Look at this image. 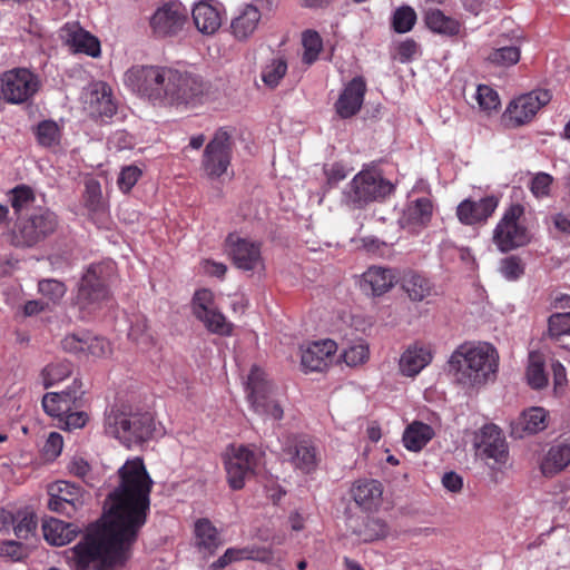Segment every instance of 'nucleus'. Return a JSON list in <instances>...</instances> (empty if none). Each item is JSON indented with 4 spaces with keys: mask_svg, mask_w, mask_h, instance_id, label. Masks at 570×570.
Listing matches in <instances>:
<instances>
[{
    "mask_svg": "<svg viewBox=\"0 0 570 570\" xmlns=\"http://www.w3.org/2000/svg\"><path fill=\"white\" fill-rule=\"evenodd\" d=\"M337 345L333 340L313 342L302 353L301 365L305 372H322L333 362Z\"/></svg>",
    "mask_w": 570,
    "mask_h": 570,
    "instance_id": "b1692460",
    "label": "nucleus"
},
{
    "mask_svg": "<svg viewBox=\"0 0 570 570\" xmlns=\"http://www.w3.org/2000/svg\"><path fill=\"white\" fill-rule=\"evenodd\" d=\"M283 452L295 469L306 474L315 471L320 462V452L307 435H288Z\"/></svg>",
    "mask_w": 570,
    "mask_h": 570,
    "instance_id": "dca6fc26",
    "label": "nucleus"
},
{
    "mask_svg": "<svg viewBox=\"0 0 570 570\" xmlns=\"http://www.w3.org/2000/svg\"><path fill=\"white\" fill-rule=\"evenodd\" d=\"M104 428L106 434L131 449L153 438L155 421L149 412L134 410L130 404L116 402L105 411Z\"/></svg>",
    "mask_w": 570,
    "mask_h": 570,
    "instance_id": "20e7f679",
    "label": "nucleus"
},
{
    "mask_svg": "<svg viewBox=\"0 0 570 570\" xmlns=\"http://www.w3.org/2000/svg\"><path fill=\"white\" fill-rule=\"evenodd\" d=\"M354 533L364 541H374L386 535L387 525L382 519L366 517L363 528L354 529Z\"/></svg>",
    "mask_w": 570,
    "mask_h": 570,
    "instance_id": "c03bdc74",
    "label": "nucleus"
},
{
    "mask_svg": "<svg viewBox=\"0 0 570 570\" xmlns=\"http://www.w3.org/2000/svg\"><path fill=\"white\" fill-rule=\"evenodd\" d=\"M42 532L49 544L60 547L71 542L80 532V528L75 523L50 518L43 521Z\"/></svg>",
    "mask_w": 570,
    "mask_h": 570,
    "instance_id": "473e14b6",
    "label": "nucleus"
},
{
    "mask_svg": "<svg viewBox=\"0 0 570 570\" xmlns=\"http://www.w3.org/2000/svg\"><path fill=\"white\" fill-rule=\"evenodd\" d=\"M40 89V77L28 68H12L0 75V97L7 104H27Z\"/></svg>",
    "mask_w": 570,
    "mask_h": 570,
    "instance_id": "1a4fd4ad",
    "label": "nucleus"
},
{
    "mask_svg": "<svg viewBox=\"0 0 570 570\" xmlns=\"http://www.w3.org/2000/svg\"><path fill=\"white\" fill-rule=\"evenodd\" d=\"M166 76L159 81L161 96L157 98L159 106H180L194 104L204 92L202 79L188 71L164 66Z\"/></svg>",
    "mask_w": 570,
    "mask_h": 570,
    "instance_id": "423d86ee",
    "label": "nucleus"
},
{
    "mask_svg": "<svg viewBox=\"0 0 570 570\" xmlns=\"http://www.w3.org/2000/svg\"><path fill=\"white\" fill-rule=\"evenodd\" d=\"M478 451L494 464H505L509 458L508 444L502 431L494 424H487L476 436Z\"/></svg>",
    "mask_w": 570,
    "mask_h": 570,
    "instance_id": "6ab92c4d",
    "label": "nucleus"
},
{
    "mask_svg": "<svg viewBox=\"0 0 570 570\" xmlns=\"http://www.w3.org/2000/svg\"><path fill=\"white\" fill-rule=\"evenodd\" d=\"M432 357L430 347L417 343L410 345L401 355L400 371L403 375L413 377L431 363Z\"/></svg>",
    "mask_w": 570,
    "mask_h": 570,
    "instance_id": "c756f323",
    "label": "nucleus"
},
{
    "mask_svg": "<svg viewBox=\"0 0 570 570\" xmlns=\"http://www.w3.org/2000/svg\"><path fill=\"white\" fill-rule=\"evenodd\" d=\"M196 318L199 320L210 333L228 336L233 332V324L227 322L224 314L216 307L208 309L206 316Z\"/></svg>",
    "mask_w": 570,
    "mask_h": 570,
    "instance_id": "ea45409f",
    "label": "nucleus"
},
{
    "mask_svg": "<svg viewBox=\"0 0 570 570\" xmlns=\"http://www.w3.org/2000/svg\"><path fill=\"white\" fill-rule=\"evenodd\" d=\"M287 63L284 59H273L262 71V80L271 88H275L286 75Z\"/></svg>",
    "mask_w": 570,
    "mask_h": 570,
    "instance_id": "de8ad7c7",
    "label": "nucleus"
},
{
    "mask_svg": "<svg viewBox=\"0 0 570 570\" xmlns=\"http://www.w3.org/2000/svg\"><path fill=\"white\" fill-rule=\"evenodd\" d=\"M570 333V312L552 314L548 320V335L553 340Z\"/></svg>",
    "mask_w": 570,
    "mask_h": 570,
    "instance_id": "8fccbe9b",
    "label": "nucleus"
},
{
    "mask_svg": "<svg viewBox=\"0 0 570 570\" xmlns=\"http://www.w3.org/2000/svg\"><path fill=\"white\" fill-rule=\"evenodd\" d=\"M366 90L363 77L357 76L350 80L334 105L336 114L343 119L355 116L363 106Z\"/></svg>",
    "mask_w": 570,
    "mask_h": 570,
    "instance_id": "4be33fe9",
    "label": "nucleus"
},
{
    "mask_svg": "<svg viewBox=\"0 0 570 570\" xmlns=\"http://www.w3.org/2000/svg\"><path fill=\"white\" fill-rule=\"evenodd\" d=\"M433 204L428 197H421L410 203L404 212L401 224L409 232L416 234L426 227L432 218Z\"/></svg>",
    "mask_w": 570,
    "mask_h": 570,
    "instance_id": "cd10ccee",
    "label": "nucleus"
},
{
    "mask_svg": "<svg viewBox=\"0 0 570 570\" xmlns=\"http://www.w3.org/2000/svg\"><path fill=\"white\" fill-rule=\"evenodd\" d=\"M225 247L234 265L243 271H256L264 268L261 244L242 238L237 234H229L225 240Z\"/></svg>",
    "mask_w": 570,
    "mask_h": 570,
    "instance_id": "f3484780",
    "label": "nucleus"
},
{
    "mask_svg": "<svg viewBox=\"0 0 570 570\" xmlns=\"http://www.w3.org/2000/svg\"><path fill=\"white\" fill-rule=\"evenodd\" d=\"M393 190L394 186L379 171L363 169L344 190V200L350 207L362 209L371 203L384 200Z\"/></svg>",
    "mask_w": 570,
    "mask_h": 570,
    "instance_id": "0eeeda50",
    "label": "nucleus"
},
{
    "mask_svg": "<svg viewBox=\"0 0 570 570\" xmlns=\"http://www.w3.org/2000/svg\"><path fill=\"white\" fill-rule=\"evenodd\" d=\"M261 18V11L255 4L244 6L232 20V33L238 40L247 39L256 30Z\"/></svg>",
    "mask_w": 570,
    "mask_h": 570,
    "instance_id": "f704fd0d",
    "label": "nucleus"
},
{
    "mask_svg": "<svg viewBox=\"0 0 570 570\" xmlns=\"http://www.w3.org/2000/svg\"><path fill=\"white\" fill-rule=\"evenodd\" d=\"M128 336L131 341L141 345H149L153 342L146 317H136L135 322L131 323Z\"/></svg>",
    "mask_w": 570,
    "mask_h": 570,
    "instance_id": "864d4df0",
    "label": "nucleus"
},
{
    "mask_svg": "<svg viewBox=\"0 0 570 570\" xmlns=\"http://www.w3.org/2000/svg\"><path fill=\"white\" fill-rule=\"evenodd\" d=\"M86 343L85 353L94 357H105L111 353V345L105 337L91 336L86 333Z\"/></svg>",
    "mask_w": 570,
    "mask_h": 570,
    "instance_id": "13d9d810",
    "label": "nucleus"
},
{
    "mask_svg": "<svg viewBox=\"0 0 570 570\" xmlns=\"http://www.w3.org/2000/svg\"><path fill=\"white\" fill-rule=\"evenodd\" d=\"M368 356V346L361 343L346 348L343 354V360L348 366H356L366 362Z\"/></svg>",
    "mask_w": 570,
    "mask_h": 570,
    "instance_id": "052dcab7",
    "label": "nucleus"
},
{
    "mask_svg": "<svg viewBox=\"0 0 570 570\" xmlns=\"http://www.w3.org/2000/svg\"><path fill=\"white\" fill-rule=\"evenodd\" d=\"M423 20L430 31L444 37H456L463 29V23L460 20L446 16L438 8L424 10Z\"/></svg>",
    "mask_w": 570,
    "mask_h": 570,
    "instance_id": "2f4dec72",
    "label": "nucleus"
},
{
    "mask_svg": "<svg viewBox=\"0 0 570 570\" xmlns=\"http://www.w3.org/2000/svg\"><path fill=\"white\" fill-rule=\"evenodd\" d=\"M302 45L304 48L302 60L306 65L314 63L323 49V40L315 30L307 29L302 33Z\"/></svg>",
    "mask_w": 570,
    "mask_h": 570,
    "instance_id": "a19ab883",
    "label": "nucleus"
},
{
    "mask_svg": "<svg viewBox=\"0 0 570 570\" xmlns=\"http://www.w3.org/2000/svg\"><path fill=\"white\" fill-rule=\"evenodd\" d=\"M72 372V365L68 361H60L56 363L48 364L42 370V380L43 386L46 389L63 381L67 379Z\"/></svg>",
    "mask_w": 570,
    "mask_h": 570,
    "instance_id": "79ce46f5",
    "label": "nucleus"
},
{
    "mask_svg": "<svg viewBox=\"0 0 570 570\" xmlns=\"http://www.w3.org/2000/svg\"><path fill=\"white\" fill-rule=\"evenodd\" d=\"M570 465V435L557 439L540 463V471L546 478H553Z\"/></svg>",
    "mask_w": 570,
    "mask_h": 570,
    "instance_id": "393cba45",
    "label": "nucleus"
},
{
    "mask_svg": "<svg viewBox=\"0 0 570 570\" xmlns=\"http://www.w3.org/2000/svg\"><path fill=\"white\" fill-rule=\"evenodd\" d=\"M48 508L51 511L72 517L83 504V490L69 481L60 480L49 487Z\"/></svg>",
    "mask_w": 570,
    "mask_h": 570,
    "instance_id": "a211bd4d",
    "label": "nucleus"
},
{
    "mask_svg": "<svg viewBox=\"0 0 570 570\" xmlns=\"http://www.w3.org/2000/svg\"><path fill=\"white\" fill-rule=\"evenodd\" d=\"M327 184L331 187L336 186L340 181L346 178L347 171L345 167L338 163L333 164L330 168L325 169Z\"/></svg>",
    "mask_w": 570,
    "mask_h": 570,
    "instance_id": "774afa93",
    "label": "nucleus"
},
{
    "mask_svg": "<svg viewBox=\"0 0 570 570\" xmlns=\"http://www.w3.org/2000/svg\"><path fill=\"white\" fill-rule=\"evenodd\" d=\"M419 51V45L413 39H406L397 46V55L401 62L411 61Z\"/></svg>",
    "mask_w": 570,
    "mask_h": 570,
    "instance_id": "69168bd1",
    "label": "nucleus"
},
{
    "mask_svg": "<svg viewBox=\"0 0 570 570\" xmlns=\"http://www.w3.org/2000/svg\"><path fill=\"white\" fill-rule=\"evenodd\" d=\"M520 424L523 431L538 433L547 428V411L543 407H531L522 413Z\"/></svg>",
    "mask_w": 570,
    "mask_h": 570,
    "instance_id": "37998d69",
    "label": "nucleus"
},
{
    "mask_svg": "<svg viewBox=\"0 0 570 570\" xmlns=\"http://www.w3.org/2000/svg\"><path fill=\"white\" fill-rule=\"evenodd\" d=\"M350 493L362 510L374 511L381 505L383 487L377 480L360 479L352 484Z\"/></svg>",
    "mask_w": 570,
    "mask_h": 570,
    "instance_id": "bb28decb",
    "label": "nucleus"
},
{
    "mask_svg": "<svg viewBox=\"0 0 570 570\" xmlns=\"http://www.w3.org/2000/svg\"><path fill=\"white\" fill-rule=\"evenodd\" d=\"M116 273L112 261L90 264L82 274L73 304L87 317L99 311L111 298L110 283Z\"/></svg>",
    "mask_w": 570,
    "mask_h": 570,
    "instance_id": "39448f33",
    "label": "nucleus"
},
{
    "mask_svg": "<svg viewBox=\"0 0 570 570\" xmlns=\"http://www.w3.org/2000/svg\"><path fill=\"white\" fill-rule=\"evenodd\" d=\"M191 307L195 317L206 316L208 309L215 307L213 292L207 288L196 291L193 296Z\"/></svg>",
    "mask_w": 570,
    "mask_h": 570,
    "instance_id": "3c124183",
    "label": "nucleus"
},
{
    "mask_svg": "<svg viewBox=\"0 0 570 570\" xmlns=\"http://www.w3.org/2000/svg\"><path fill=\"white\" fill-rule=\"evenodd\" d=\"M273 552L271 549L258 546H247L243 548H228L223 556L210 564L212 570H222L228 564L237 561L254 560L264 563L273 561Z\"/></svg>",
    "mask_w": 570,
    "mask_h": 570,
    "instance_id": "a878e982",
    "label": "nucleus"
},
{
    "mask_svg": "<svg viewBox=\"0 0 570 570\" xmlns=\"http://www.w3.org/2000/svg\"><path fill=\"white\" fill-rule=\"evenodd\" d=\"M195 534L197 544L206 550L213 551L220 544L217 529L208 519H199L196 522Z\"/></svg>",
    "mask_w": 570,
    "mask_h": 570,
    "instance_id": "4c0bfd02",
    "label": "nucleus"
},
{
    "mask_svg": "<svg viewBox=\"0 0 570 570\" xmlns=\"http://www.w3.org/2000/svg\"><path fill=\"white\" fill-rule=\"evenodd\" d=\"M500 199L488 195L479 200L466 198L456 207V217L464 225L484 224L498 208Z\"/></svg>",
    "mask_w": 570,
    "mask_h": 570,
    "instance_id": "aec40b11",
    "label": "nucleus"
},
{
    "mask_svg": "<svg viewBox=\"0 0 570 570\" xmlns=\"http://www.w3.org/2000/svg\"><path fill=\"white\" fill-rule=\"evenodd\" d=\"M188 21V9L178 0L165 2L150 17V28L159 37L177 35Z\"/></svg>",
    "mask_w": 570,
    "mask_h": 570,
    "instance_id": "2eb2a0df",
    "label": "nucleus"
},
{
    "mask_svg": "<svg viewBox=\"0 0 570 570\" xmlns=\"http://www.w3.org/2000/svg\"><path fill=\"white\" fill-rule=\"evenodd\" d=\"M416 12L410 6H403L395 10L392 19L393 29L397 33H405L413 29L416 22Z\"/></svg>",
    "mask_w": 570,
    "mask_h": 570,
    "instance_id": "49530a36",
    "label": "nucleus"
},
{
    "mask_svg": "<svg viewBox=\"0 0 570 570\" xmlns=\"http://www.w3.org/2000/svg\"><path fill=\"white\" fill-rule=\"evenodd\" d=\"M81 382L73 380L72 385L61 393H47L42 397V407L45 412L57 419L63 413L78 409L81 405L83 391H81Z\"/></svg>",
    "mask_w": 570,
    "mask_h": 570,
    "instance_id": "412c9836",
    "label": "nucleus"
},
{
    "mask_svg": "<svg viewBox=\"0 0 570 570\" xmlns=\"http://www.w3.org/2000/svg\"><path fill=\"white\" fill-rule=\"evenodd\" d=\"M62 39L75 53H83L91 58L101 55L99 39L78 23H66L62 28Z\"/></svg>",
    "mask_w": 570,
    "mask_h": 570,
    "instance_id": "5701e85b",
    "label": "nucleus"
},
{
    "mask_svg": "<svg viewBox=\"0 0 570 570\" xmlns=\"http://www.w3.org/2000/svg\"><path fill=\"white\" fill-rule=\"evenodd\" d=\"M117 473L119 483L108 494L104 514L65 552L73 570H87L95 562L99 570L124 566L147 522L154 481L142 458L128 459Z\"/></svg>",
    "mask_w": 570,
    "mask_h": 570,
    "instance_id": "f257e3e1",
    "label": "nucleus"
},
{
    "mask_svg": "<svg viewBox=\"0 0 570 570\" xmlns=\"http://www.w3.org/2000/svg\"><path fill=\"white\" fill-rule=\"evenodd\" d=\"M86 333L82 335L71 334L67 335L61 341V346L69 353H85L86 352Z\"/></svg>",
    "mask_w": 570,
    "mask_h": 570,
    "instance_id": "0e129e2a",
    "label": "nucleus"
},
{
    "mask_svg": "<svg viewBox=\"0 0 570 570\" xmlns=\"http://www.w3.org/2000/svg\"><path fill=\"white\" fill-rule=\"evenodd\" d=\"M550 100L551 94L547 89H537L521 95L509 104L504 119L512 127L522 126L529 122Z\"/></svg>",
    "mask_w": 570,
    "mask_h": 570,
    "instance_id": "4468645a",
    "label": "nucleus"
},
{
    "mask_svg": "<svg viewBox=\"0 0 570 570\" xmlns=\"http://www.w3.org/2000/svg\"><path fill=\"white\" fill-rule=\"evenodd\" d=\"M58 425L67 431H72L76 429H81L86 425L89 420V416L83 411H77V409H72L61 416L57 417Z\"/></svg>",
    "mask_w": 570,
    "mask_h": 570,
    "instance_id": "5fc2aeb1",
    "label": "nucleus"
},
{
    "mask_svg": "<svg viewBox=\"0 0 570 570\" xmlns=\"http://www.w3.org/2000/svg\"><path fill=\"white\" fill-rule=\"evenodd\" d=\"M86 206L91 210H97L101 206L102 193L100 183L94 178L85 184Z\"/></svg>",
    "mask_w": 570,
    "mask_h": 570,
    "instance_id": "680f3d73",
    "label": "nucleus"
},
{
    "mask_svg": "<svg viewBox=\"0 0 570 570\" xmlns=\"http://www.w3.org/2000/svg\"><path fill=\"white\" fill-rule=\"evenodd\" d=\"M16 220L9 230L10 244L16 248H33L51 238L60 228L58 214L47 206L36 205L32 187L19 184L7 191Z\"/></svg>",
    "mask_w": 570,
    "mask_h": 570,
    "instance_id": "f03ea898",
    "label": "nucleus"
},
{
    "mask_svg": "<svg viewBox=\"0 0 570 570\" xmlns=\"http://www.w3.org/2000/svg\"><path fill=\"white\" fill-rule=\"evenodd\" d=\"M38 288L45 297L53 303L59 302L67 292L65 283L57 279H42L39 282Z\"/></svg>",
    "mask_w": 570,
    "mask_h": 570,
    "instance_id": "6e6d98bb",
    "label": "nucleus"
},
{
    "mask_svg": "<svg viewBox=\"0 0 570 570\" xmlns=\"http://www.w3.org/2000/svg\"><path fill=\"white\" fill-rule=\"evenodd\" d=\"M401 286L412 302H422L436 295L434 283L416 271L405 272L401 278Z\"/></svg>",
    "mask_w": 570,
    "mask_h": 570,
    "instance_id": "7c9ffc66",
    "label": "nucleus"
},
{
    "mask_svg": "<svg viewBox=\"0 0 570 570\" xmlns=\"http://www.w3.org/2000/svg\"><path fill=\"white\" fill-rule=\"evenodd\" d=\"M553 177L547 173L535 174L529 185L532 195L540 199L550 195Z\"/></svg>",
    "mask_w": 570,
    "mask_h": 570,
    "instance_id": "4d7b16f0",
    "label": "nucleus"
},
{
    "mask_svg": "<svg viewBox=\"0 0 570 570\" xmlns=\"http://www.w3.org/2000/svg\"><path fill=\"white\" fill-rule=\"evenodd\" d=\"M196 28L205 35L215 33L222 26L219 9L209 1L198 2L191 12Z\"/></svg>",
    "mask_w": 570,
    "mask_h": 570,
    "instance_id": "72a5a7b5",
    "label": "nucleus"
},
{
    "mask_svg": "<svg viewBox=\"0 0 570 570\" xmlns=\"http://www.w3.org/2000/svg\"><path fill=\"white\" fill-rule=\"evenodd\" d=\"M458 383L463 386H481L495 379L499 367L498 351L488 343H463L449 360Z\"/></svg>",
    "mask_w": 570,
    "mask_h": 570,
    "instance_id": "7ed1b4c3",
    "label": "nucleus"
},
{
    "mask_svg": "<svg viewBox=\"0 0 570 570\" xmlns=\"http://www.w3.org/2000/svg\"><path fill=\"white\" fill-rule=\"evenodd\" d=\"M521 57V50L518 46H500L493 48L489 55L485 57V60L500 68H509L519 62Z\"/></svg>",
    "mask_w": 570,
    "mask_h": 570,
    "instance_id": "e433bc0d",
    "label": "nucleus"
},
{
    "mask_svg": "<svg viewBox=\"0 0 570 570\" xmlns=\"http://www.w3.org/2000/svg\"><path fill=\"white\" fill-rule=\"evenodd\" d=\"M36 522L31 515H24L14 527L13 532L19 539H28L35 531Z\"/></svg>",
    "mask_w": 570,
    "mask_h": 570,
    "instance_id": "338daca9",
    "label": "nucleus"
},
{
    "mask_svg": "<svg viewBox=\"0 0 570 570\" xmlns=\"http://www.w3.org/2000/svg\"><path fill=\"white\" fill-rule=\"evenodd\" d=\"M36 137L39 145L53 147L60 141V129L53 120H43L36 128Z\"/></svg>",
    "mask_w": 570,
    "mask_h": 570,
    "instance_id": "a18cd8bd",
    "label": "nucleus"
},
{
    "mask_svg": "<svg viewBox=\"0 0 570 570\" xmlns=\"http://www.w3.org/2000/svg\"><path fill=\"white\" fill-rule=\"evenodd\" d=\"M524 214L525 208L519 203H512L504 209L492 237L500 252L508 253L531 242V233L523 223Z\"/></svg>",
    "mask_w": 570,
    "mask_h": 570,
    "instance_id": "6e6552de",
    "label": "nucleus"
},
{
    "mask_svg": "<svg viewBox=\"0 0 570 570\" xmlns=\"http://www.w3.org/2000/svg\"><path fill=\"white\" fill-rule=\"evenodd\" d=\"M528 384L534 390H541L548 384V376L544 371V362L541 355L531 353L527 368Z\"/></svg>",
    "mask_w": 570,
    "mask_h": 570,
    "instance_id": "58836bf2",
    "label": "nucleus"
},
{
    "mask_svg": "<svg viewBox=\"0 0 570 570\" xmlns=\"http://www.w3.org/2000/svg\"><path fill=\"white\" fill-rule=\"evenodd\" d=\"M394 282L392 269L371 266L362 275L361 289L366 295L381 296L393 287Z\"/></svg>",
    "mask_w": 570,
    "mask_h": 570,
    "instance_id": "c85d7f7f",
    "label": "nucleus"
},
{
    "mask_svg": "<svg viewBox=\"0 0 570 570\" xmlns=\"http://www.w3.org/2000/svg\"><path fill=\"white\" fill-rule=\"evenodd\" d=\"M525 265L517 255H510L500 262V273L508 281H518L524 275Z\"/></svg>",
    "mask_w": 570,
    "mask_h": 570,
    "instance_id": "09e8293b",
    "label": "nucleus"
},
{
    "mask_svg": "<svg viewBox=\"0 0 570 570\" xmlns=\"http://www.w3.org/2000/svg\"><path fill=\"white\" fill-rule=\"evenodd\" d=\"M261 453L244 444H230L224 454V466L230 489L242 490L247 479L256 474Z\"/></svg>",
    "mask_w": 570,
    "mask_h": 570,
    "instance_id": "9d476101",
    "label": "nucleus"
},
{
    "mask_svg": "<svg viewBox=\"0 0 570 570\" xmlns=\"http://www.w3.org/2000/svg\"><path fill=\"white\" fill-rule=\"evenodd\" d=\"M90 471L91 468L89 463L81 458H75L69 464V472L72 475L81 479L86 484L92 487L94 484L91 483L89 478Z\"/></svg>",
    "mask_w": 570,
    "mask_h": 570,
    "instance_id": "e2e57ef3",
    "label": "nucleus"
},
{
    "mask_svg": "<svg viewBox=\"0 0 570 570\" xmlns=\"http://www.w3.org/2000/svg\"><path fill=\"white\" fill-rule=\"evenodd\" d=\"M165 76L164 66L136 65L125 72L124 82L132 92L157 105V98L163 97L158 85Z\"/></svg>",
    "mask_w": 570,
    "mask_h": 570,
    "instance_id": "ddd939ff",
    "label": "nucleus"
},
{
    "mask_svg": "<svg viewBox=\"0 0 570 570\" xmlns=\"http://www.w3.org/2000/svg\"><path fill=\"white\" fill-rule=\"evenodd\" d=\"M247 399L250 407L258 415L281 421L284 411L281 404L273 399V385L266 373L257 365L252 366L246 383Z\"/></svg>",
    "mask_w": 570,
    "mask_h": 570,
    "instance_id": "9b49d317",
    "label": "nucleus"
},
{
    "mask_svg": "<svg viewBox=\"0 0 570 570\" xmlns=\"http://www.w3.org/2000/svg\"><path fill=\"white\" fill-rule=\"evenodd\" d=\"M434 436V430L426 423L414 421L403 433L404 446L410 451H421Z\"/></svg>",
    "mask_w": 570,
    "mask_h": 570,
    "instance_id": "c9c22d12",
    "label": "nucleus"
},
{
    "mask_svg": "<svg viewBox=\"0 0 570 570\" xmlns=\"http://www.w3.org/2000/svg\"><path fill=\"white\" fill-rule=\"evenodd\" d=\"M476 101L484 111L497 110L500 106L498 92L487 85H479L476 88Z\"/></svg>",
    "mask_w": 570,
    "mask_h": 570,
    "instance_id": "603ef678",
    "label": "nucleus"
},
{
    "mask_svg": "<svg viewBox=\"0 0 570 570\" xmlns=\"http://www.w3.org/2000/svg\"><path fill=\"white\" fill-rule=\"evenodd\" d=\"M142 171L135 165L126 166L121 169L117 184L122 193H129L140 178Z\"/></svg>",
    "mask_w": 570,
    "mask_h": 570,
    "instance_id": "bf43d9fd",
    "label": "nucleus"
},
{
    "mask_svg": "<svg viewBox=\"0 0 570 570\" xmlns=\"http://www.w3.org/2000/svg\"><path fill=\"white\" fill-rule=\"evenodd\" d=\"M234 145L233 136L226 128L215 131L202 157V169L208 178L217 179L227 173L233 158Z\"/></svg>",
    "mask_w": 570,
    "mask_h": 570,
    "instance_id": "f8f14e48",
    "label": "nucleus"
}]
</instances>
